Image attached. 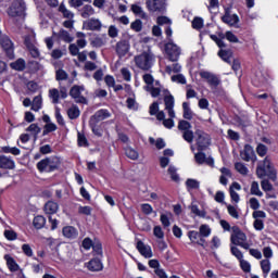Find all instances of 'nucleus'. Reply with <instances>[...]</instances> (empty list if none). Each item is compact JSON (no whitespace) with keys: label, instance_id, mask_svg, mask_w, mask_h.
Listing matches in <instances>:
<instances>
[{"label":"nucleus","instance_id":"f257e3e1","mask_svg":"<svg viewBox=\"0 0 278 278\" xmlns=\"http://www.w3.org/2000/svg\"><path fill=\"white\" fill-rule=\"evenodd\" d=\"M256 175L260 179L268 177L271 181H277V169H275V166H273L268 157H265L263 162L257 165Z\"/></svg>","mask_w":278,"mask_h":278},{"label":"nucleus","instance_id":"f03ea898","mask_svg":"<svg viewBox=\"0 0 278 278\" xmlns=\"http://www.w3.org/2000/svg\"><path fill=\"white\" fill-rule=\"evenodd\" d=\"M155 62V56L151 51H144L135 56V64L141 71H149Z\"/></svg>","mask_w":278,"mask_h":278},{"label":"nucleus","instance_id":"7ed1b4c3","mask_svg":"<svg viewBox=\"0 0 278 278\" xmlns=\"http://www.w3.org/2000/svg\"><path fill=\"white\" fill-rule=\"evenodd\" d=\"M60 157L50 156L46 157L37 163V168L39 173H53V170H58L60 168Z\"/></svg>","mask_w":278,"mask_h":278},{"label":"nucleus","instance_id":"20e7f679","mask_svg":"<svg viewBox=\"0 0 278 278\" xmlns=\"http://www.w3.org/2000/svg\"><path fill=\"white\" fill-rule=\"evenodd\" d=\"M178 130L182 134V139L192 144L194 142V131H192V124L186 119H180L178 122Z\"/></svg>","mask_w":278,"mask_h":278},{"label":"nucleus","instance_id":"39448f33","mask_svg":"<svg viewBox=\"0 0 278 278\" xmlns=\"http://www.w3.org/2000/svg\"><path fill=\"white\" fill-rule=\"evenodd\" d=\"M8 14L12 18H25V1L12 0L11 7L8 9Z\"/></svg>","mask_w":278,"mask_h":278},{"label":"nucleus","instance_id":"423d86ee","mask_svg":"<svg viewBox=\"0 0 278 278\" xmlns=\"http://www.w3.org/2000/svg\"><path fill=\"white\" fill-rule=\"evenodd\" d=\"M230 240L232 244H236V247H241V249H245V251L251 249V244L247 242V235L239 228L233 229V233L231 235Z\"/></svg>","mask_w":278,"mask_h":278},{"label":"nucleus","instance_id":"0eeeda50","mask_svg":"<svg viewBox=\"0 0 278 278\" xmlns=\"http://www.w3.org/2000/svg\"><path fill=\"white\" fill-rule=\"evenodd\" d=\"M142 79L146 84V86L143 87V90H146L147 92H150L151 97H153L154 99L160 97V92H162V89L160 87H153V83L155 81V78H153V75L144 74L142 76Z\"/></svg>","mask_w":278,"mask_h":278},{"label":"nucleus","instance_id":"6e6552de","mask_svg":"<svg viewBox=\"0 0 278 278\" xmlns=\"http://www.w3.org/2000/svg\"><path fill=\"white\" fill-rule=\"evenodd\" d=\"M146 8L150 12H157L159 14H165L166 0H146Z\"/></svg>","mask_w":278,"mask_h":278},{"label":"nucleus","instance_id":"1a4fd4ad","mask_svg":"<svg viewBox=\"0 0 278 278\" xmlns=\"http://www.w3.org/2000/svg\"><path fill=\"white\" fill-rule=\"evenodd\" d=\"M195 142L198 151H205L210 147V135L203 130H195Z\"/></svg>","mask_w":278,"mask_h":278},{"label":"nucleus","instance_id":"9d476101","mask_svg":"<svg viewBox=\"0 0 278 278\" xmlns=\"http://www.w3.org/2000/svg\"><path fill=\"white\" fill-rule=\"evenodd\" d=\"M165 110L169 118H175V97L170 94L169 90H163Z\"/></svg>","mask_w":278,"mask_h":278},{"label":"nucleus","instance_id":"9b49d317","mask_svg":"<svg viewBox=\"0 0 278 278\" xmlns=\"http://www.w3.org/2000/svg\"><path fill=\"white\" fill-rule=\"evenodd\" d=\"M165 53L169 62H177L179 55H181V49L177 47L174 42L169 41L165 45Z\"/></svg>","mask_w":278,"mask_h":278},{"label":"nucleus","instance_id":"f8f14e48","mask_svg":"<svg viewBox=\"0 0 278 278\" xmlns=\"http://www.w3.org/2000/svg\"><path fill=\"white\" fill-rule=\"evenodd\" d=\"M200 77L205 79L211 88H218L220 86V78L212 72L201 71Z\"/></svg>","mask_w":278,"mask_h":278},{"label":"nucleus","instance_id":"ddd939ff","mask_svg":"<svg viewBox=\"0 0 278 278\" xmlns=\"http://www.w3.org/2000/svg\"><path fill=\"white\" fill-rule=\"evenodd\" d=\"M49 98L51 99L52 103L58 104L60 103L61 99H66L68 97L66 88L62 87L60 90L56 88L49 89Z\"/></svg>","mask_w":278,"mask_h":278},{"label":"nucleus","instance_id":"4468645a","mask_svg":"<svg viewBox=\"0 0 278 278\" xmlns=\"http://www.w3.org/2000/svg\"><path fill=\"white\" fill-rule=\"evenodd\" d=\"M0 46L5 50V53L9 58H14V45L10 40L9 36L1 35L0 33Z\"/></svg>","mask_w":278,"mask_h":278},{"label":"nucleus","instance_id":"2eb2a0df","mask_svg":"<svg viewBox=\"0 0 278 278\" xmlns=\"http://www.w3.org/2000/svg\"><path fill=\"white\" fill-rule=\"evenodd\" d=\"M129 49H131V45H129L128 40H121L115 46V51L118 58H125L129 53Z\"/></svg>","mask_w":278,"mask_h":278},{"label":"nucleus","instance_id":"dca6fc26","mask_svg":"<svg viewBox=\"0 0 278 278\" xmlns=\"http://www.w3.org/2000/svg\"><path fill=\"white\" fill-rule=\"evenodd\" d=\"M84 90V86H74L70 91V96L75 99L76 103H86V98L81 96Z\"/></svg>","mask_w":278,"mask_h":278},{"label":"nucleus","instance_id":"f3484780","mask_svg":"<svg viewBox=\"0 0 278 278\" xmlns=\"http://www.w3.org/2000/svg\"><path fill=\"white\" fill-rule=\"evenodd\" d=\"M110 111L101 109L97 111L93 116H91L90 125H97V123H100V121H105V118H110Z\"/></svg>","mask_w":278,"mask_h":278},{"label":"nucleus","instance_id":"a211bd4d","mask_svg":"<svg viewBox=\"0 0 278 278\" xmlns=\"http://www.w3.org/2000/svg\"><path fill=\"white\" fill-rule=\"evenodd\" d=\"M194 161L199 165L207 164V166H211L213 168L214 166V159L213 157H207L203 151H200L194 154Z\"/></svg>","mask_w":278,"mask_h":278},{"label":"nucleus","instance_id":"6ab92c4d","mask_svg":"<svg viewBox=\"0 0 278 278\" xmlns=\"http://www.w3.org/2000/svg\"><path fill=\"white\" fill-rule=\"evenodd\" d=\"M241 160H244V162H253L257 160V156L255 155V150H253V147L247 144L241 151Z\"/></svg>","mask_w":278,"mask_h":278},{"label":"nucleus","instance_id":"aec40b11","mask_svg":"<svg viewBox=\"0 0 278 278\" xmlns=\"http://www.w3.org/2000/svg\"><path fill=\"white\" fill-rule=\"evenodd\" d=\"M84 27L89 31H101V27H103V24L98 18H90L84 23Z\"/></svg>","mask_w":278,"mask_h":278},{"label":"nucleus","instance_id":"412c9836","mask_svg":"<svg viewBox=\"0 0 278 278\" xmlns=\"http://www.w3.org/2000/svg\"><path fill=\"white\" fill-rule=\"evenodd\" d=\"M0 168H3L4 170H14V168H16V164L12 157L0 155Z\"/></svg>","mask_w":278,"mask_h":278},{"label":"nucleus","instance_id":"4be33fe9","mask_svg":"<svg viewBox=\"0 0 278 278\" xmlns=\"http://www.w3.org/2000/svg\"><path fill=\"white\" fill-rule=\"evenodd\" d=\"M188 238L192 242V244H199V247H205V240L201 236V233L197 230H190L188 232Z\"/></svg>","mask_w":278,"mask_h":278},{"label":"nucleus","instance_id":"5701e85b","mask_svg":"<svg viewBox=\"0 0 278 278\" xmlns=\"http://www.w3.org/2000/svg\"><path fill=\"white\" fill-rule=\"evenodd\" d=\"M137 250L147 260H150V257H153V250H151L150 245L144 244V242L142 241L137 242Z\"/></svg>","mask_w":278,"mask_h":278},{"label":"nucleus","instance_id":"b1692460","mask_svg":"<svg viewBox=\"0 0 278 278\" xmlns=\"http://www.w3.org/2000/svg\"><path fill=\"white\" fill-rule=\"evenodd\" d=\"M236 190L237 191L242 190V186H240L238 182H232L229 188L230 199L233 203H240V194H238Z\"/></svg>","mask_w":278,"mask_h":278},{"label":"nucleus","instance_id":"393cba45","mask_svg":"<svg viewBox=\"0 0 278 278\" xmlns=\"http://www.w3.org/2000/svg\"><path fill=\"white\" fill-rule=\"evenodd\" d=\"M25 45L31 55V58H40V50L36 47V43L31 41L30 37L25 38Z\"/></svg>","mask_w":278,"mask_h":278},{"label":"nucleus","instance_id":"a878e982","mask_svg":"<svg viewBox=\"0 0 278 278\" xmlns=\"http://www.w3.org/2000/svg\"><path fill=\"white\" fill-rule=\"evenodd\" d=\"M156 118L159 121H163V125L164 127H166V129H173V127H175V121H173V118L175 117H169L166 119V114L164 113V111H160L156 114Z\"/></svg>","mask_w":278,"mask_h":278},{"label":"nucleus","instance_id":"bb28decb","mask_svg":"<svg viewBox=\"0 0 278 278\" xmlns=\"http://www.w3.org/2000/svg\"><path fill=\"white\" fill-rule=\"evenodd\" d=\"M62 233L64 238H67L68 240H75V238L79 236V231L73 226L63 227Z\"/></svg>","mask_w":278,"mask_h":278},{"label":"nucleus","instance_id":"cd10ccee","mask_svg":"<svg viewBox=\"0 0 278 278\" xmlns=\"http://www.w3.org/2000/svg\"><path fill=\"white\" fill-rule=\"evenodd\" d=\"M4 260L7 262V266L11 273H16L21 269V266L17 265L14 257H12L10 254L4 255Z\"/></svg>","mask_w":278,"mask_h":278},{"label":"nucleus","instance_id":"c85d7f7f","mask_svg":"<svg viewBox=\"0 0 278 278\" xmlns=\"http://www.w3.org/2000/svg\"><path fill=\"white\" fill-rule=\"evenodd\" d=\"M219 173H222L219 177V184H222V186H227V184H229V179H231V169L222 167Z\"/></svg>","mask_w":278,"mask_h":278},{"label":"nucleus","instance_id":"c756f323","mask_svg":"<svg viewBox=\"0 0 278 278\" xmlns=\"http://www.w3.org/2000/svg\"><path fill=\"white\" fill-rule=\"evenodd\" d=\"M223 23H226V25H230V27H236L238 23H240V17L236 14H225L222 17Z\"/></svg>","mask_w":278,"mask_h":278},{"label":"nucleus","instance_id":"7c9ffc66","mask_svg":"<svg viewBox=\"0 0 278 278\" xmlns=\"http://www.w3.org/2000/svg\"><path fill=\"white\" fill-rule=\"evenodd\" d=\"M182 117L185 118V121H192V118H194V113L190 108V102L182 103Z\"/></svg>","mask_w":278,"mask_h":278},{"label":"nucleus","instance_id":"2f4dec72","mask_svg":"<svg viewBox=\"0 0 278 278\" xmlns=\"http://www.w3.org/2000/svg\"><path fill=\"white\" fill-rule=\"evenodd\" d=\"M88 269L93 271V273H97L99 270H103V264L101 263V260L93 258V260L89 261Z\"/></svg>","mask_w":278,"mask_h":278},{"label":"nucleus","instance_id":"473e14b6","mask_svg":"<svg viewBox=\"0 0 278 278\" xmlns=\"http://www.w3.org/2000/svg\"><path fill=\"white\" fill-rule=\"evenodd\" d=\"M131 12L136 14V16H139V18H143V21H147L149 18V15L147 12H144V9L138 4L131 5Z\"/></svg>","mask_w":278,"mask_h":278},{"label":"nucleus","instance_id":"72a5a7b5","mask_svg":"<svg viewBox=\"0 0 278 278\" xmlns=\"http://www.w3.org/2000/svg\"><path fill=\"white\" fill-rule=\"evenodd\" d=\"M261 265V270L263 273L264 277H268V275L270 274V268H271V263L270 260L268 258H264L260 262Z\"/></svg>","mask_w":278,"mask_h":278},{"label":"nucleus","instance_id":"f704fd0d","mask_svg":"<svg viewBox=\"0 0 278 278\" xmlns=\"http://www.w3.org/2000/svg\"><path fill=\"white\" fill-rule=\"evenodd\" d=\"M58 210H60V205L54 201H48L45 205L46 214H55Z\"/></svg>","mask_w":278,"mask_h":278},{"label":"nucleus","instance_id":"c9c22d12","mask_svg":"<svg viewBox=\"0 0 278 278\" xmlns=\"http://www.w3.org/2000/svg\"><path fill=\"white\" fill-rule=\"evenodd\" d=\"M219 58L227 64H231L233 60V53L229 50H220L218 52Z\"/></svg>","mask_w":278,"mask_h":278},{"label":"nucleus","instance_id":"e433bc0d","mask_svg":"<svg viewBox=\"0 0 278 278\" xmlns=\"http://www.w3.org/2000/svg\"><path fill=\"white\" fill-rule=\"evenodd\" d=\"M227 212L231 218H235L236 220L240 218V208H238V206L227 204Z\"/></svg>","mask_w":278,"mask_h":278},{"label":"nucleus","instance_id":"4c0bfd02","mask_svg":"<svg viewBox=\"0 0 278 278\" xmlns=\"http://www.w3.org/2000/svg\"><path fill=\"white\" fill-rule=\"evenodd\" d=\"M165 73L167 75H173V73H181V65L179 63H174L172 65H166L165 66Z\"/></svg>","mask_w":278,"mask_h":278},{"label":"nucleus","instance_id":"58836bf2","mask_svg":"<svg viewBox=\"0 0 278 278\" xmlns=\"http://www.w3.org/2000/svg\"><path fill=\"white\" fill-rule=\"evenodd\" d=\"M33 112H39L42 110V96H36L31 104Z\"/></svg>","mask_w":278,"mask_h":278},{"label":"nucleus","instance_id":"ea45409f","mask_svg":"<svg viewBox=\"0 0 278 278\" xmlns=\"http://www.w3.org/2000/svg\"><path fill=\"white\" fill-rule=\"evenodd\" d=\"M125 155L129 159V160H138V157H140V154L138 153V151L131 147H126L125 148Z\"/></svg>","mask_w":278,"mask_h":278},{"label":"nucleus","instance_id":"a19ab883","mask_svg":"<svg viewBox=\"0 0 278 278\" xmlns=\"http://www.w3.org/2000/svg\"><path fill=\"white\" fill-rule=\"evenodd\" d=\"M46 223H47V219L41 215L36 216L33 220V225L35 229H42Z\"/></svg>","mask_w":278,"mask_h":278},{"label":"nucleus","instance_id":"79ce46f5","mask_svg":"<svg viewBox=\"0 0 278 278\" xmlns=\"http://www.w3.org/2000/svg\"><path fill=\"white\" fill-rule=\"evenodd\" d=\"M26 131L31 134L34 140H38V134H40L41 129L38 127V124H30Z\"/></svg>","mask_w":278,"mask_h":278},{"label":"nucleus","instance_id":"37998d69","mask_svg":"<svg viewBox=\"0 0 278 278\" xmlns=\"http://www.w3.org/2000/svg\"><path fill=\"white\" fill-rule=\"evenodd\" d=\"M79 114H80V111L78 106L73 105L67 110V116L68 118H71V121H75V118H79Z\"/></svg>","mask_w":278,"mask_h":278},{"label":"nucleus","instance_id":"c03bdc74","mask_svg":"<svg viewBox=\"0 0 278 278\" xmlns=\"http://www.w3.org/2000/svg\"><path fill=\"white\" fill-rule=\"evenodd\" d=\"M11 68L14 71H24L25 70V60L18 59L15 62L10 64Z\"/></svg>","mask_w":278,"mask_h":278},{"label":"nucleus","instance_id":"a18cd8bd","mask_svg":"<svg viewBox=\"0 0 278 278\" xmlns=\"http://www.w3.org/2000/svg\"><path fill=\"white\" fill-rule=\"evenodd\" d=\"M58 38H60L61 40H63L64 42H73V37H71V34H68V31L61 29L58 34H56Z\"/></svg>","mask_w":278,"mask_h":278},{"label":"nucleus","instance_id":"49530a36","mask_svg":"<svg viewBox=\"0 0 278 278\" xmlns=\"http://www.w3.org/2000/svg\"><path fill=\"white\" fill-rule=\"evenodd\" d=\"M200 236L204 239V238H210V236L212 235V228H210L208 225H201L200 226Z\"/></svg>","mask_w":278,"mask_h":278},{"label":"nucleus","instance_id":"de8ad7c7","mask_svg":"<svg viewBox=\"0 0 278 278\" xmlns=\"http://www.w3.org/2000/svg\"><path fill=\"white\" fill-rule=\"evenodd\" d=\"M250 192L255 197H264V193L260 190V184H257V181L252 182Z\"/></svg>","mask_w":278,"mask_h":278},{"label":"nucleus","instance_id":"09e8293b","mask_svg":"<svg viewBox=\"0 0 278 278\" xmlns=\"http://www.w3.org/2000/svg\"><path fill=\"white\" fill-rule=\"evenodd\" d=\"M170 218H173V214L170 213L161 214L160 220L163 227L166 228L170 225Z\"/></svg>","mask_w":278,"mask_h":278},{"label":"nucleus","instance_id":"8fccbe9b","mask_svg":"<svg viewBox=\"0 0 278 278\" xmlns=\"http://www.w3.org/2000/svg\"><path fill=\"white\" fill-rule=\"evenodd\" d=\"M92 14H94V9L92 8V5L87 4L83 8V18H89V16H92Z\"/></svg>","mask_w":278,"mask_h":278},{"label":"nucleus","instance_id":"3c124183","mask_svg":"<svg viewBox=\"0 0 278 278\" xmlns=\"http://www.w3.org/2000/svg\"><path fill=\"white\" fill-rule=\"evenodd\" d=\"M59 12H62L64 18H73L74 14L68 9H66V5L64 3H61L59 7Z\"/></svg>","mask_w":278,"mask_h":278},{"label":"nucleus","instance_id":"603ef678","mask_svg":"<svg viewBox=\"0 0 278 278\" xmlns=\"http://www.w3.org/2000/svg\"><path fill=\"white\" fill-rule=\"evenodd\" d=\"M256 153L260 157H264L268 153V148L264 143H258L256 147Z\"/></svg>","mask_w":278,"mask_h":278},{"label":"nucleus","instance_id":"864d4df0","mask_svg":"<svg viewBox=\"0 0 278 278\" xmlns=\"http://www.w3.org/2000/svg\"><path fill=\"white\" fill-rule=\"evenodd\" d=\"M4 238H7V240L14 241L18 238V235L12 229H7L4 230Z\"/></svg>","mask_w":278,"mask_h":278},{"label":"nucleus","instance_id":"5fc2aeb1","mask_svg":"<svg viewBox=\"0 0 278 278\" xmlns=\"http://www.w3.org/2000/svg\"><path fill=\"white\" fill-rule=\"evenodd\" d=\"M153 236L157 238V240H164V230H162V226H154Z\"/></svg>","mask_w":278,"mask_h":278},{"label":"nucleus","instance_id":"6e6d98bb","mask_svg":"<svg viewBox=\"0 0 278 278\" xmlns=\"http://www.w3.org/2000/svg\"><path fill=\"white\" fill-rule=\"evenodd\" d=\"M105 42H106L105 38H103V37H97V38H94V39L91 41V45H92V47H96V48L99 49V48H101V47H104Z\"/></svg>","mask_w":278,"mask_h":278},{"label":"nucleus","instance_id":"4d7b16f0","mask_svg":"<svg viewBox=\"0 0 278 278\" xmlns=\"http://www.w3.org/2000/svg\"><path fill=\"white\" fill-rule=\"evenodd\" d=\"M235 168L238 173H240V175H248L249 173V168H247V165L243 163H236Z\"/></svg>","mask_w":278,"mask_h":278},{"label":"nucleus","instance_id":"13d9d810","mask_svg":"<svg viewBox=\"0 0 278 278\" xmlns=\"http://www.w3.org/2000/svg\"><path fill=\"white\" fill-rule=\"evenodd\" d=\"M240 263V268L243 270V273H251V263L247 260H241L239 261Z\"/></svg>","mask_w":278,"mask_h":278},{"label":"nucleus","instance_id":"bf43d9fd","mask_svg":"<svg viewBox=\"0 0 278 278\" xmlns=\"http://www.w3.org/2000/svg\"><path fill=\"white\" fill-rule=\"evenodd\" d=\"M230 251L235 257H237L240 261L244 260V254H242V251L236 247H231Z\"/></svg>","mask_w":278,"mask_h":278},{"label":"nucleus","instance_id":"052dcab7","mask_svg":"<svg viewBox=\"0 0 278 278\" xmlns=\"http://www.w3.org/2000/svg\"><path fill=\"white\" fill-rule=\"evenodd\" d=\"M200 110H210V101L205 98H201L198 102Z\"/></svg>","mask_w":278,"mask_h":278},{"label":"nucleus","instance_id":"680f3d73","mask_svg":"<svg viewBox=\"0 0 278 278\" xmlns=\"http://www.w3.org/2000/svg\"><path fill=\"white\" fill-rule=\"evenodd\" d=\"M168 174L170 175L173 181H179V175H177V168H175V166L170 165L168 167Z\"/></svg>","mask_w":278,"mask_h":278},{"label":"nucleus","instance_id":"e2e57ef3","mask_svg":"<svg viewBox=\"0 0 278 278\" xmlns=\"http://www.w3.org/2000/svg\"><path fill=\"white\" fill-rule=\"evenodd\" d=\"M130 28L134 30V31H142V21L140 20H136L135 22H132L130 24Z\"/></svg>","mask_w":278,"mask_h":278},{"label":"nucleus","instance_id":"0e129e2a","mask_svg":"<svg viewBox=\"0 0 278 278\" xmlns=\"http://www.w3.org/2000/svg\"><path fill=\"white\" fill-rule=\"evenodd\" d=\"M261 188L264 192H270L273 190V185L267 179L261 181Z\"/></svg>","mask_w":278,"mask_h":278},{"label":"nucleus","instance_id":"69168bd1","mask_svg":"<svg viewBox=\"0 0 278 278\" xmlns=\"http://www.w3.org/2000/svg\"><path fill=\"white\" fill-rule=\"evenodd\" d=\"M226 40H228V42H235L238 43L240 42V39H238V36L233 35V33L231 31H226Z\"/></svg>","mask_w":278,"mask_h":278},{"label":"nucleus","instance_id":"338daca9","mask_svg":"<svg viewBox=\"0 0 278 278\" xmlns=\"http://www.w3.org/2000/svg\"><path fill=\"white\" fill-rule=\"evenodd\" d=\"M172 81L176 84H186V76L182 74L172 76Z\"/></svg>","mask_w":278,"mask_h":278},{"label":"nucleus","instance_id":"774afa93","mask_svg":"<svg viewBox=\"0 0 278 278\" xmlns=\"http://www.w3.org/2000/svg\"><path fill=\"white\" fill-rule=\"evenodd\" d=\"M192 27L193 29H201L203 27V18L201 17L193 18Z\"/></svg>","mask_w":278,"mask_h":278}]
</instances>
